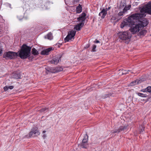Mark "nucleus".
<instances>
[{"instance_id": "f257e3e1", "label": "nucleus", "mask_w": 151, "mask_h": 151, "mask_svg": "<svg viewBox=\"0 0 151 151\" xmlns=\"http://www.w3.org/2000/svg\"><path fill=\"white\" fill-rule=\"evenodd\" d=\"M139 9L141 13H137L132 14L127 18L124 19L120 24L121 28L127 26L129 27L132 26L129 30L133 34H135L141 29L139 26L137 24L138 19L145 17L146 14L145 13L151 15V1L146 4L139 7Z\"/></svg>"}, {"instance_id": "f03ea898", "label": "nucleus", "mask_w": 151, "mask_h": 151, "mask_svg": "<svg viewBox=\"0 0 151 151\" xmlns=\"http://www.w3.org/2000/svg\"><path fill=\"white\" fill-rule=\"evenodd\" d=\"M31 47L28 46L26 44H23L21 47L20 50L18 52V56L21 59H25L30 55Z\"/></svg>"}, {"instance_id": "7ed1b4c3", "label": "nucleus", "mask_w": 151, "mask_h": 151, "mask_svg": "<svg viewBox=\"0 0 151 151\" xmlns=\"http://www.w3.org/2000/svg\"><path fill=\"white\" fill-rule=\"evenodd\" d=\"M119 35L120 39L127 44L129 43L132 37L131 34L129 31L120 32L119 33Z\"/></svg>"}, {"instance_id": "20e7f679", "label": "nucleus", "mask_w": 151, "mask_h": 151, "mask_svg": "<svg viewBox=\"0 0 151 151\" xmlns=\"http://www.w3.org/2000/svg\"><path fill=\"white\" fill-rule=\"evenodd\" d=\"M40 133L38 131V128L35 127H33L28 134L25 135L24 138H29L32 137H37L39 135Z\"/></svg>"}, {"instance_id": "39448f33", "label": "nucleus", "mask_w": 151, "mask_h": 151, "mask_svg": "<svg viewBox=\"0 0 151 151\" xmlns=\"http://www.w3.org/2000/svg\"><path fill=\"white\" fill-rule=\"evenodd\" d=\"M18 56V52L9 51L4 53L3 55V58L6 60H11L14 59L15 56L17 57Z\"/></svg>"}, {"instance_id": "423d86ee", "label": "nucleus", "mask_w": 151, "mask_h": 151, "mask_svg": "<svg viewBox=\"0 0 151 151\" xmlns=\"http://www.w3.org/2000/svg\"><path fill=\"white\" fill-rule=\"evenodd\" d=\"M76 32L75 30H72L68 32V35L64 39L65 42H68L71 39H74V36L76 35Z\"/></svg>"}, {"instance_id": "0eeeda50", "label": "nucleus", "mask_w": 151, "mask_h": 151, "mask_svg": "<svg viewBox=\"0 0 151 151\" xmlns=\"http://www.w3.org/2000/svg\"><path fill=\"white\" fill-rule=\"evenodd\" d=\"M140 18L138 19V21L137 22H139V23L138 24V25L139 26L140 28L141 29L144 27L147 26L149 23V21L148 19L145 18L141 19Z\"/></svg>"}, {"instance_id": "6e6552de", "label": "nucleus", "mask_w": 151, "mask_h": 151, "mask_svg": "<svg viewBox=\"0 0 151 151\" xmlns=\"http://www.w3.org/2000/svg\"><path fill=\"white\" fill-rule=\"evenodd\" d=\"M88 136L86 134L81 144L80 147L81 148L86 149L88 147Z\"/></svg>"}, {"instance_id": "1a4fd4ad", "label": "nucleus", "mask_w": 151, "mask_h": 151, "mask_svg": "<svg viewBox=\"0 0 151 151\" xmlns=\"http://www.w3.org/2000/svg\"><path fill=\"white\" fill-rule=\"evenodd\" d=\"M61 56L60 55L56 56L55 58L50 61L49 62L52 64L57 65L60 61H61Z\"/></svg>"}, {"instance_id": "9d476101", "label": "nucleus", "mask_w": 151, "mask_h": 151, "mask_svg": "<svg viewBox=\"0 0 151 151\" xmlns=\"http://www.w3.org/2000/svg\"><path fill=\"white\" fill-rule=\"evenodd\" d=\"M86 14L84 12L82 13L80 15L79 17L77 18V20L79 22H84L86 19Z\"/></svg>"}, {"instance_id": "9b49d317", "label": "nucleus", "mask_w": 151, "mask_h": 151, "mask_svg": "<svg viewBox=\"0 0 151 151\" xmlns=\"http://www.w3.org/2000/svg\"><path fill=\"white\" fill-rule=\"evenodd\" d=\"M46 73L48 74L49 73H55V68L53 67H47L45 68Z\"/></svg>"}, {"instance_id": "f8f14e48", "label": "nucleus", "mask_w": 151, "mask_h": 151, "mask_svg": "<svg viewBox=\"0 0 151 151\" xmlns=\"http://www.w3.org/2000/svg\"><path fill=\"white\" fill-rule=\"evenodd\" d=\"M84 25V22H80L75 26L74 27V29L77 31H79L81 30V28Z\"/></svg>"}, {"instance_id": "ddd939ff", "label": "nucleus", "mask_w": 151, "mask_h": 151, "mask_svg": "<svg viewBox=\"0 0 151 151\" xmlns=\"http://www.w3.org/2000/svg\"><path fill=\"white\" fill-rule=\"evenodd\" d=\"M52 50V48H49L46 49L42 51L41 52V54L42 55H48L49 52Z\"/></svg>"}, {"instance_id": "4468645a", "label": "nucleus", "mask_w": 151, "mask_h": 151, "mask_svg": "<svg viewBox=\"0 0 151 151\" xmlns=\"http://www.w3.org/2000/svg\"><path fill=\"white\" fill-rule=\"evenodd\" d=\"M107 13V12L104 9H103L99 14V16H101V18L103 19Z\"/></svg>"}, {"instance_id": "2eb2a0df", "label": "nucleus", "mask_w": 151, "mask_h": 151, "mask_svg": "<svg viewBox=\"0 0 151 151\" xmlns=\"http://www.w3.org/2000/svg\"><path fill=\"white\" fill-rule=\"evenodd\" d=\"M141 83V81L140 80L136 79L131 82L130 83V85L132 86H133Z\"/></svg>"}, {"instance_id": "dca6fc26", "label": "nucleus", "mask_w": 151, "mask_h": 151, "mask_svg": "<svg viewBox=\"0 0 151 151\" xmlns=\"http://www.w3.org/2000/svg\"><path fill=\"white\" fill-rule=\"evenodd\" d=\"M126 4V0H122L119 5V8L120 9H122Z\"/></svg>"}, {"instance_id": "f3484780", "label": "nucleus", "mask_w": 151, "mask_h": 151, "mask_svg": "<svg viewBox=\"0 0 151 151\" xmlns=\"http://www.w3.org/2000/svg\"><path fill=\"white\" fill-rule=\"evenodd\" d=\"M147 31L146 30H143L141 31L138 34V35L140 37H142L144 36L147 33Z\"/></svg>"}, {"instance_id": "a211bd4d", "label": "nucleus", "mask_w": 151, "mask_h": 151, "mask_svg": "<svg viewBox=\"0 0 151 151\" xmlns=\"http://www.w3.org/2000/svg\"><path fill=\"white\" fill-rule=\"evenodd\" d=\"M76 10L77 13H80L82 11V5L79 4L78 6H77Z\"/></svg>"}, {"instance_id": "6ab92c4d", "label": "nucleus", "mask_w": 151, "mask_h": 151, "mask_svg": "<svg viewBox=\"0 0 151 151\" xmlns=\"http://www.w3.org/2000/svg\"><path fill=\"white\" fill-rule=\"evenodd\" d=\"M12 77L14 78L17 79L21 78V75L20 73H16L13 75Z\"/></svg>"}, {"instance_id": "aec40b11", "label": "nucleus", "mask_w": 151, "mask_h": 151, "mask_svg": "<svg viewBox=\"0 0 151 151\" xmlns=\"http://www.w3.org/2000/svg\"><path fill=\"white\" fill-rule=\"evenodd\" d=\"M127 127V126L126 125H124L120 126L118 129V132H120L122 131H124Z\"/></svg>"}, {"instance_id": "412c9836", "label": "nucleus", "mask_w": 151, "mask_h": 151, "mask_svg": "<svg viewBox=\"0 0 151 151\" xmlns=\"http://www.w3.org/2000/svg\"><path fill=\"white\" fill-rule=\"evenodd\" d=\"M32 54L34 55H37L39 54L38 52L35 48H33L32 49Z\"/></svg>"}, {"instance_id": "4be33fe9", "label": "nucleus", "mask_w": 151, "mask_h": 151, "mask_svg": "<svg viewBox=\"0 0 151 151\" xmlns=\"http://www.w3.org/2000/svg\"><path fill=\"white\" fill-rule=\"evenodd\" d=\"M131 7V5L130 4H128L127 5H125L124 8L123 9L124 12H125L128 10H129Z\"/></svg>"}, {"instance_id": "5701e85b", "label": "nucleus", "mask_w": 151, "mask_h": 151, "mask_svg": "<svg viewBox=\"0 0 151 151\" xmlns=\"http://www.w3.org/2000/svg\"><path fill=\"white\" fill-rule=\"evenodd\" d=\"M55 73H58L61 71L63 70V68L61 67H58L55 68Z\"/></svg>"}, {"instance_id": "b1692460", "label": "nucleus", "mask_w": 151, "mask_h": 151, "mask_svg": "<svg viewBox=\"0 0 151 151\" xmlns=\"http://www.w3.org/2000/svg\"><path fill=\"white\" fill-rule=\"evenodd\" d=\"M111 96V94L108 92H107L105 94H103L102 96V98L103 99H105Z\"/></svg>"}, {"instance_id": "393cba45", "label": "nucleus", "mask_w": 151, "mask_h": 151, "mask_svg": "<svg viewBox=\"0 0 151 151\" xmlns=\"http://www.w3.org/2000/svg\"><path fill=\"white\" fill-rule=\"evenodd\" d=\"M14 87L13 86H5L4 88V90L5 91H7L9 89H12L14 88Z\"/></svg>"}, {"instance_id": "a878e982", "label": "nucleus", "mask_w": 151, "mask_h": 151, "mask_svg": "<svg viewBox=\"0 0 151 151\" xmlns=\"http://www.w3.org/2000/svg\"><path fill=\"white\" fill-rule=\"evenodd\" d=\"M125 12H124V10H123V11L120 12L118 13L117 15L119 19H120L122 18V17H121V16L123 15V14Z\"/></svg>"}, {"instance_id": "bb28decb", "label": "nucleus", "mask_w": 151, "mask_h": 151, "mask_svg": "<svg viewBox=\"0 0 151 151\" xmlns=\"http://www.w3.org/2000/svg\"><path fill=\"white\" fill-rule=\"evenodd\" d=\"M47 38L50 40H51L53 39L52 34L51 32L49 33L47 35Z\"/></svg>"}, {"instance_id": "cd10ccee", "label": "nucleus", "mask_w": 151, "mask_h": 151, "mask_svg": "<svg viewBox=\"0 0 151 151\" xmlns=\"http://www.w3.org/2000/svg\"><path fill=\"white\" fill-rule=\"evenodd\" d=\"M145 127L143 124L141 125L139 127L140 133H142L144 131Z\"/></svg>"}, {"instance_id": "c85d7f7f", "label": "nucleus", "mask_w": 151, "mask_h": 151, "mask_svg": "<svg viewBox=\"0 0 151 151\" xmlns=\"http://www.w3.org/2000/svg\"><path fill=\"white\" fill-rule=\"evenodd\" d=\"M137 95L139 96L142 97H147L148 96V95L146 94H143L140 93H138Z\"/></svg>"}, {"instance_id": "c756f323", "label": "nucleus", "mask_w": 151, "mask_h": 151, "mask_svg": "<svg viewBox=\"0 0 151 151\" xmlns=\"http://www.w3.org/2000/svg\"><path fill=\"white\" fill-rule=\"evenodd\" d=\"M96 47V46L95 45H93L92 47V49L91 50V52H96V50L95 49Z\"/></svg>"}, {"instance_id": "7c9ffc66", "label": "nucleus", "mask_w": 151, "mask_h": 151, "mask_svg": "<svg viewBox=\"0 0 151 151\" xmlns=\"http://www.w3.org/2000/svg\"><path fill=\"white\" fill-rule=\"evenodd\" d=\"M146 88L147 92H148L149 93L151 92V86H148Z\"/></svg>"}, {"instance_id": "2f4dec72", "label": "nucleus", "mask_w": 151, "mask_h": 151, "mask_svg": "<svg viewBox=\"0 0 151 151\" xmlns=\"http://www.w3.org/2000/svg\"><path fill=\"white\" fill-rule=\"evenodd\" d=\"M47 109H48V108H42V109H40L39 110V111L40 112H44L45 111H46Z\"/></svg>"}, {"instance_id": "473e14b6", "label": "nucleus", "mask_w": 151, "mask_h": 151, "mask_svg": "<svg viewBox=\"0 0 151 151\" xmlns=\"http://www.w3.org/2000/svg\"><path fill=\"white\" fill-rule=\"evenodd\" d=\"M111 132V133H114H114H119L118 132V129H116V130H112Z\"/></svg>"}, {"instance_id": "72a5a7b5", "label": "nucleus", "mask_w": 151, "mask_h": 151, "mask_svg": "<svg viewBox=\"0 0 151 151\" xmlns=\"http://www.w3.org/2000/svg\"><path fill=\"white\" fill-rule=\"evenodd\" d=\"M62 45V44L58 43L56 44L55 46L58 47H60Z\"/></svg>"}, {"instance_id": "f704fd0d", "label": "nucleus", "mask_w": 151, "mask_h": 151, "mask_svg": "<svg viewBox=\"0 0 151 151\" xmlns=\"http://www.w3.org/2000/svg\"><path fill=\"white\" fill-rule=\"evenodd\" d=\"M90 46V45L89 44H87L85 46V48H88Z\"/></svg>"}, {"instance_id": "c9c22d12", "label": "nucleus", "mask_w": 151, "mask_h": 151, "mask_svg": "<svg viewBox=\"0 0 151 151\" xmlns=\"http://www.w3.org/2000/svg\"><path fill=\"white\" fill-rule=\"evenodd\" d=\"M130 71L129 70H128V71H127L126 70H124V71L123 73H122V75H123V74H126L127 73H126V72H128V71Z\"/></svg>"}, {"instance_id": "e433bc0d", "label": "nucleus", "mask_w": 151, "mask_h": 151, "mask_svg": "<svg viewBox=\"0 0 151 151\" xmlns=\"http://www.w3.org/2000/svg\"><path fill=\"white\" fill-rule=\"evenodd\" d=\"M111 8V6H109L108 7V8H106L105 9H105V10L107 12V11L109 10Z\"/></svg>"}, {"instance_id": "4c0bfd02", "label": "nucleus", "mask_w": 151, "mask_h": 151, "mask_svg": "<svg viewBox=\"0 0 151 151\" xmlns=\"http://www.w3.org/2000/svg\"><path fill=\"white\" fill-rule=\"evenodd\" d=\"M141 91H142V92H147V90H146V88H145V89H143Z\"/></svg>"}, {"instance_id": "58836bf2", "label": "nucleus", "mask_w": 151, "mask_h": 151, "mask_svg": "<svg viewBox=\"0 0 151 151\" xmlns=\"http://www.w3.org/2000/svg\"><path fill=\"white\" fill-rule=\"evenodd\" d=\"M94 42L96 43H97L100 42V41L98 40H96L94 41Z\"/></svg>"}, {"instance_id": "ea45409f", "label": "nucleus", "mask_w": 151, "mask_h": 151, "mask_svg": "<svg viewBox=\"0 0 151 151\" xmlns=\"http://www.w3.org/2000/svg\"><path fill=\"white\" fill-rule=\"evenodd\" d=\"M2 52V51L1 50V48L0 47V56H1V55Z\"/></svg>"}, {"instance_id": "a19ab883", "label": "nucleus", "mask_w": 151, "mask_h": 151, "mask_svg": "<svg viewBox=\"0 0 151 151\" xmlns=\"http://www.w3.org/2000/svg\"><path fill=\"white\" fill-rule=\"evenodd\" d=\"M46 137V135L45 134H44L42 136V137H43L44 139H45Z\"/></svg>"}, {"instance_id": "79ce46f5", "label": "nucleus", "mask_w": 151, "mask_h": 151, "mask_svg": "<svg viewBox=\"0 0 151 151\" xmlns=\"http://www.w3.org/2000/svg\"><path fill=\"white\" fill-rule=\"evenodd\" d=\"M46 132V131H43L42 132V133H45Z\"/></svg>"}, {"instance_id": "37998d69", "label": "nucleus", "mask_w": 151, "mask_h": 151, "mask_svg": "<svg viewBox=\"0 0 151 151\" xmlns=\"http://www.w3.org/2000/svg\"><path fill=\"white\" fill-rule=\"evenodd\" d=\"M149 99H150V98H149L148 99H147V101H148V100H149Z\"/></svg>"}, {"instance_id": "c03bdc74", "label": "nucleus", "mask_w": 151, "mask_h": 151, "mask_svg": "<svg viewBox=\"0 0 151 151\" xmlns=\"http://www.w3.org/2000/svg\"><path fill=\"white\" fill-rule=\"evenodd\" d=\"M46 36H45V38H46Z\"/></svg>"}, {"instance_id": "a18cd8bd", "label": "nucleus", "mask_w": 151, "mask_h": 151, "mask_svg": "<svg viewBox=\"0 0 151 151\" xmlns=\"http://www.w3.org/2000/svg\"><path fill=\"white\" fill-rule=\"evenodd\" d=\"M150 36H151V34H150Z\"/></svg>"}]
</instances>
